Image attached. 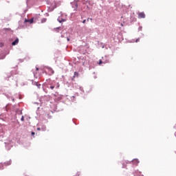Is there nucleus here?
<instances>
[{
  "mask_svg": "<svg viewBox=\"0 0 176 176\" xmlns=\"http://www.w3.org/2000/svg\"><path fill=\"white\" fill-rule=\"evenodd\" d=\"M76 8H78V4H76Z\"/></svg>",
  "mask_w": 176,
  "mask_h": 176,
  "instance_id": "21",
  "label": "nucleus"
},
{
  "mask_svg": "<svg viewBox=\"0 0 176 176\" xmlns=\"http://www.w3.org/2000/svg\"><path fill=\"white\" fill-rule=\"evenodd\" d=\"M0 170H2V168H0Z\"/></svg>",
  "mask_w": 176,
  "mask_h": 176,
  "instance_id": "24",
  "label": "nucleus"
},
{
  "mask_svg": "<svg viewBox=\"0 0 176 176\" xmlns=\"http://www.w3.org/2000/svg\"><path fill=\"white\" fill-rule=\"evenodd\" d=\"M93 21V19H91V18H88L87 19V21Z\"/></svg>",
  "mask_w": 176,
  "mask_h": 176,
  "instance_id": "9",
  "label": "nucleus"
},
{
  "mask_svg": "<svg viewBox=\"0 0 176 176\" xmlns=\"http://www.w3.org/2000/svg\"><path fill=\"white\" fill-rule=\"evenodd\" d=\"M83 65L85 66L86 65H85V63H83Z\"/></svg>",
  "mask_w": 176,
  "mask_h": 176,
  "instance_id": "22",
  "label": "nucleus"
},
{
  "mask_svg": "<svg viewBox=\"0 0 176 176\" xmlns=\"http://www.w3.org/2000/svg\"><path fill=\"white\" fill-rule=\"evenodd\" d=\"M138 19H145V13L143 12H138Z\"/></svg>",
  "mask_w": 176,
  "mask_h": 176,
  "instance_id": "2",
  "label": "nucleus"
},
{
  "mask_svg": "<svg viewBox=\"0 0 176 176\" xmlns=\"http://www.w3.org/2000/svg\"><path fill=\"white\" fill-rule=\"evenodd\" d=\"M25 23H30V24H32V23H34V18H32L30 20H25Z\"/></svg>",
  "mask_w": 176,
  "mask_h": 176,
  "instance_id": "6",
  "label": "nucleus"
},
{
  "mask_svg": "<svg viewBox=\"0 0 176 176\" xmlns=\"http://www.w3.org/2000/svg\"><path fill=\"white\" fill-rule=\"evenodd\" d=\"M54 87H56V89H58L60 87V84L58 82H53L51 86H50V89L53 90Z\"/></svg>",
  "mask_w": 176,
  "mask_h": 176,
  "instance_id": "1",
  "label": "nucleus"
},
{
  "mask_svg": "<svg viewBox=\"0 0 176 176\" xmlns=\"http://www.w3.org/2000/svg\"><path fill=\"white\" fill-rule=\"evenodd\" d=\"M134 175L135 176H144V175H142V173H141V172L139 170H135L134 173Z\"/></svg>",
  "mask_w": 176,
  "mask_h": 176,
  "instance_id": "3",
  "label": "nucleus"
},
{
  "mask_svg": "<svg viewBox=\"0 0 176 176\" xmlns=\"http://www.w3.org/2000/svg\"><path fill=\"white\" fill-rule=\"evenodd\" d=\"M38 131H41V128H37Z\"/></svg>",
  "mask_w": 176,
  "mask_h": 176,
  "instance_id": "17",
  "label": "nucleus"
},
{
  "mask_svg": "<svg viewBox=\"0 0 176 176\" xmlns=\"http://www.w3.org/2000/svg\"><path fill=\"white\" fill-rule=\"evenodd\" d=\"M47 20V19L46 18L42 19H41V23H46Z\"/></svg>",
  "mask_w": 176,
  "mask_h": 176,
  "instance_id": "8",
  "label": "nucleus"
},
{
  "mask_svg": "<svg viewBox=\"0 0 176 176\" xmlns=\"http://www.w3.org/2000/svg\"><path fill=\"white\" fill-rule=\"evenodd\" d=\"M21 120V122H24V116H22Z\"/></svg>",
  "mask_w": 176,
  "mask_h": 176,
  "instance_id": "11",
  "label": "nucleus"
},
{
  "mask_svg": "<svg viewBox=\"0 0 176 176\" xmlns=\"http://www.w3.org/2000/svg\"><path fill=\"white\" fill-rule=\"evenodd\" d=\"M82 23H83V24H86V19H85V20L82 21Z\"/></svg>",
  "mask_w": 176,
  "mask_h": 176,
  "instance_id": "13",
  "label": "nucleus"
},
{
  "mask_svg": "<svg viewBox=\"0 0 176 176\" xmlns=\"http://www.w3.org/2000/svg\"><path fill=\"white\" fill-rule=\"evenodd\" d=\"M108 63V60L107 62H103V64H107Z\"/></svg>",
  "mask_w": 176,
  "mask_h": 176,
  "instance_id": "18",
  "label": "nucleus"
},
{
  "mask_svg": "<svg viewBox=\"0 0 176 176\" xmlns=\"http://www.w3.org/2000/svg\"><path fill=\"white\" fill-rule=\"evenodd\" d=\"M76 76L78 78V76H79V73L75 72L73 78H75Z\"/></svg>",
  "mask_w": 176,
  "mask_h": 176,
  "instance_id": "7",
  "label": "nucleus"
},
{
  "mask_svg": "<svg viewBox=\"0 0 176 176\" xmlns=\"http://www.w3.org/2000/svg\"><path fill=\"white\" fill-rule=\"evenodd\" d=\"M0 166H2V164H0Z\"/></svg>",
  "mask_w": 176,
  "mask_h": 176,
  "instance_id": "25",
  "label": "nucleus"
},
{
  "mask_svg": "<svg viewBox=\"0 0 176 176\" xmlns=\"http://www.w3.org/2000/svg\"><path fill=\"white\" fill-rule=\"evenodd\" d=\"M102 63H103L102 60H100L99 63H98L99 65H101V64H102Z\"/></svg>",
  "mask_w": 176,
  "mask_h": 176,
  "instance_id": "10",
  "label": "nucleus"
},
{
  "mask_svg": "<svg viewBox=\"0 0 176 176\" xmlns=\"http://www.w3.org/2000/svg\"><path fill=\"white\" fill-rule=\"evenodd\" d=\"M64 21H65V19H62L61 21H59V23H63Z\"/></svg>",
  "mask_w": 176,
  "mask_h": 176,
  "instance_id": "12",
  "label": "nucleus"
},
{
  "mask_svg": "<svg viewBox=\"0 0 176 176\" xmlns=\"http://www.w3.org/2000/svg\"><path fill=\"white\" fill-rule=\"evenodd\" d=\"M135 42L137 43V42H140V38H138L136 41H135Z\"/></svg>",
  "mask_w": 176,
  "mask_h": 176,
  "instance_id": "16",
  "label": "nucleus"
},
{
  "mask_svg": "<svg viewBox=\"0 0 176 176\" xmlns=\"http://www.w3.org/2000/svg\"><path fill=\"white\" fill-rule=\"evenodd\" d=\"M17 43H19V38L15 39V41L12 43V46H15Z\"/></svg>",
  "mask_w": 176,
  "mask_h": 176,
  "instance_id": "5",
  "label": "nucleus"
},
{
  "mask_svg": "<svg viewBox=\"0 0 176 176\" xmlns=\"http://www.w3.org/2000/svg\"><path fill=\"white\" fill-rule=\"evenodd\" d=\"M36 71H39V68L36 67Z\"/></svg>",
  "mask_w": 176,
  "mask_h": 176,
  "instance_id": "19",
  "label": "nucleus"
},
{
  "mask_svg": "<svg viewBox=\"0 0 176 176\" xmlns=\"http://www.w3.org/2000/svg\"><path fill=\"white\" fill-rule=\"evenodd\" d=\"M133 164H134L135 166H138V163H140V161L138 160V159H134L132 161Z\"/></svg>",
  "mask_w": 176,
  "mask_h": 176,
  "instance_id": "4",
  "label": "nucleus"
},
{
  "mask_svg": "<svg viewBox=\"0 0 176 176\" xmlns=\"http://www.w3.org/2000/svg\"><path fill=\"white\" fill-rule=\"evenodd\" d=\"M67 41H69V38H67Z\"/></svg>",
  "mask_w": 176,
  "mask_h": 176,
  "instance_id": "23",
  "label": "nucleus"
},
{
  "mask_svg": "<svg viewBox=\"0 0 176 176\" xmlns=\"http://www.w3.org/2000/svg\"><path fill=\"white\" fill-rule=\"evenodd\" d=\"M31 134L32 136H34V135H35V132H32Z\"/></svg>",
  "mask_w": 176,
  "mask_h": 176,
  "instance_id": "14",
  "label": "nucleus"
},
{
  "mask_svg": "<svg viewBox=\"0 0 176 176\" xmlns=\"http://www.w3.org/2000/svg\"><path fill=\"white\" fill-rule=\"evenodd\" d=\"M38 86V87L39 88V87L41 86V85H37Z\"/></svg>",
  "mask_w": 176,
  "mask_h": 176,
  "instance_id": "20",
  "label": "nucleus"
},
{
  "mask_svg": "<svg viewBox=\"0 0 176 176\" xmlns=\"http://www.w3.org/2000/svg\"><path fill=\"white\" fill-rule=\"evenodd\" d=\"M2 133V127H0V134Z\"/></svg>",
  "mask_w": 176,
  "mask_h": 176,
  "instance_id": "15",
  "label": "nucleus"
}]
</instances>
